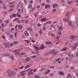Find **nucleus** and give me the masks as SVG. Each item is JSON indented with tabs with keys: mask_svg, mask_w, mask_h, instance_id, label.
I'll use <instances>...</instances> for the list:
<instances>
[{
	"mask_svg": "<svg viewBox=\"0 0 78 78\" xmlns=\"http://www.w3.org/2000/svg\"><path fill=\"white\" fill-rule=\"evenodd\" d=\"M14 45V44L13 43H12L10 44V43H6L5 42L4 43V46L5 47V48H9V47H11L12 46H13Z\"/></svg>",
	"mask_w": 78,
	"mask_h": 78,
	"instance_id": "f257e3e1",
	"label": "nucleus"
},
{
	"mask_svg": "<svg viewBox=\"0 0 78 78\" xmlns=\"http://www.w3.org/2000/svg\"><path fill=\"white\" fill-rule=\"evenodd\" d=\"M16 73L14 71H12L10 73H9L8 74V76L9 77H11L12 76H14L16 75Z\"/></svg>",
	"mask_w": 78,
	"mask_h": 78,
	"instance_id": "f03ea898",
	"label": "nucleus"
},
{
	"mask_svg": "<svg viewBox=\"0 0 78 78\" xmlns=\"http://www.w3.org/2000/svg\"><path fill=\"white\" fill-rule=\"evenodd\" d=\"M21 8L23 9V4L21 3H20L17 5V9H21Z\"/></svg>",
	"mask_w": 78,
	"mask_h": 78,
	"instance_id": "7ed1b4c3",
	"label": "nucleus"
},
{
	"mask_svg": "<svg viewBox=\"0 0 78 78\" xmlns=\"http://www.w3.org/2000/svg\"><path fill=\"white\" fill-rule=\"evenodd\" d=\"M69 25L71 27H73L74 26V21H70L69 22Z\"/></svg>",
	"mask_w": 78,
	"mask_h": 78,
	"instance_id": "20e7f679",
	"label": "nucleus"
},
{
	"mask_svg": "<svg viewBox=\"0 0 78 78\" xmlns=\"http://www.w3.org/2000/svg\"><path fill=\"white\" fill-rule=\"evenodd\" d=\"M18 11V13H20V14H21V13H22L23 12V9L21 8L20 9H17Z\"/></svg>",
	"mask_w": 78,
	"mask_h": 78,
	"instance_id": "39448f33",
	"label": "nucleus"
},
{
	"mask_svg": "<svg viewBox=\"0 0 78 78\" xmlns=\"http://www.w3.org/2000/svg\"><path fill=\"white\" fill-rule=\"evenodd\" d=\"M78 43H76L75 44V46H73V47L72 48V51L74 50V51H75L76 50V47H77V46H78Z\"/></svg>",
	"mask_w": 78,
	"mask_h": 78,
	"instance_id": "423d86ee",
	"label": "nucleus"
},
{
	"mask_svg": "<svg viewBox=\"0 0 78 78\" xmlns=\"http://www.w3.org/2000/svg\"><path fill=\"white\" fill-rule=\"evenodd\" d=\"M55 51V50L54 49L52 50L51 51H50V53H52V55H56V54H57V52H54Z\"/></svg>",
	"mask_w": 78,
	"mask_h": 78,
	"instance_id": "0eeeda50",
	"label": "nucleus"
},
{
	"mask_svg": "<svg viewBox=\"0 0 78 78\" xmlns=\"http://www.w3.org/2000/svg\"><path fill=\"white\" fill-rule=\"evenodd\" d=\"M33 47L35 49H36L37 51H39V48L36 46L35 44H33Z\"/></svg>",
	"mask_w": 78,
	"mask_h": 78,
	"instance_id": "6e6552de",
	"label": "nucleus"
},
{
	"mask_svg": "<svg viewBox=\"0 0 78 78\" xmlns=\"http://www.w3.org/2000/svg\"><path fill=\"white\" fill-rule=\"evenodd\" d=\"M32 72L33 69H31L30 70L28 73V75H32V74H34V73H31Z\"/></svg>",
	"mask_w": 78,
	"mask_h": 78,
	"instance_id": "1a4fd4ad",
	"label": "nucleus"
},
{
	"mask_svg": "<svg viewBox=\"0 0 78 78\" xmlns=\"http://www.w3.org/2000/svg\"><path fill=\"white\" fill-rule=\"evenodd\" d=\"M24 34L26 36H29V34L27 31L24 32Z\"/></svg>",
	"mask_w": 78,
	"mask_h": 78,
	"instance_id": "9d476101",
	"label": "nucleus"
},
{
	"mask_svg": "<svg viewBox=\"0 0 78 78\" xmlns=\"http://www.w3.org/2000/svg\"><path fill=\"white\" fill-rule=\"evenodd\" d=\"M47 20V19L45 18H44L41 20V22H44V21H46Z\"/></svg>",
	"mask_w": 78,
	"mask_h": 78,
	"instance_id": "9b49d317",
	"label": "nucleus"
},
{
	"mask_svg": "<svg viewBox=\"0 0 78 78\" xmlns=\"http://www.w3.org/2000/svg\"><path fill=\"white\" fill-rule=\"evenodd\" d=\"M18 29L19 30H21V29H22V28H23V27H22V25H20L18 27Z\"/></svg>",
	"mask_w": 78,
	"mask_h": 78,
	"instance_id": "f8f14e48",
	"label": "nucleus"
},
{
	"mask_svg": "<svg viewBox=\"0 0 78 78\" xmlns=\"http://www.w3.org/2000/svg\"><path fill=\"white\" fill-rule=\"evenodd\" d=\"M30 59L31 58L30 57H28L26 59L25 61L26 62L29 61H30Z\"/></svg>",
	"mask_w": 78,
	"mask_h": 78,
	"instance_id": "ddd939ff",
	"label": "nucleus"
},
{
	"mask_svg": "<svg viewBox=\"0 0 78 78\" xmlns=\"http://www.w3.org/2000/svg\"><path fill=\"white\" fill-rule=\"evenodd\" d=\"M67 78H72V76L70 73H68V75L67 76Z\"/></svg>",
	"mask_w": 78,
	"mask_h": 78,
	"instance_id": "4468645a",
	"label": "nucleus"
},
{
	"mask_svg": "<svg viewBox=\"0 0 78 78\" xmlns=\"http://www.w3.org/2000/svg\"><path fill=\"white\" fill-rule=\"evenodd\" d=\"M58 5L56 4H54L53 5V8H56V7H58Z\"/></svg>",
	"mask_w": 78,
	"mask_h": 78,
	"instance_id": "2eb2a0df",
	"label": "nucleus"
},
{
	"mask_svg": "<svg viewBox=\"0 0 78 78\" xmlns=\"http://www.w3.org/2000/svg\"><path fill=\"white\" fill-rule=\"evenodd\" d=\"M40 48L41 49H43L44 48V44L41 45V46H40Z\"/></svg>",
	"mask_w": 78,
	"mask_h": 78,
	"instance_id": "dca6fc26",
	"label": "nucleus"
},
{
	"mask_svg": "<svg viewBox=\"0 0 78 78\" xmlns=\"http://www.w3.org/2000/svg\"><path fill=\"white\" fill-rule=\"evenodd\" d=\"M68 56L71 57V58H73V55L71 54H68Z\"/></svg>",
	"mask_w": 78,
	"mask_h": 78,
	"instance_id": "f3484780",
	"label": "nucleus"
},
{
	"mask_svg": "<svg viewBox=\"0 0 78 78\" xmlns=\"http://www.w3.org/2000/svg\"><path fill=\"white\" fill-rule=\"evenodd\" d=\"M39 33L41 35H42V29H40V30Z\"/></svg>",
	"mask_w": 78,
	"mask_h": 78,
	"instance_id": "a211bd4d",
	"label": "nucleus"
},
{
	"mask_svg": "<svg viewBox=\"0 0 78 78\" xmlns=\"http://www.w3.org/2000/svg\"><path fill=\"white\" fill-rule=\"evenodd\" d=\"M58 74H59L60 75H64V72H60L58 73Z\"/></svg>",
	"mask_w": 78,
	"mask_h": 78,
	"instance_id": "6ab92c4d",
	"label": "nucleus"
},
{
	"mask_svg": "<svg viewBox=\"0 0 78 78\" xmlns=\"http://www.w3.org/2000/svg\"><path fill=\"white\" fill-rule=\"evenodd\" d=\"M63 21H64L65 22H69V20L66 19V18H63Z\"/></svg>",
	"mask_w": 78,
	"mask_h": 78,
	"instance_id": "aec40b11",
	"label": "nucleus"
},
{
	"mask_svg": "<svg viewBox=\"0 0 78 78\" xmlns=\"http://www.w3.org/2000/svg\"><path fill=\"white\" fill-rule=\"evenodd\" d=\"M75 38V36H71L70 37L71 39H73Z\"/></svg>",
	"mask_w": 78,
	"mask_h": 78,
	"instance_id": "412c9836",
	"label": "nucleus"
},
{
	"mask_svg": "<svg viewBox=\"0 0 78 78\" xmlns=\"http://www.w3.org/2000/svg\"><path fill=\"white\" fill-rule=\"evenodd\" d=\"M43 70H45V69L44 68H43L41 69L40 70V72H42Z\"/></svg>",
	"mask_w": 78,
	"mask_h": 78,
	"instance_id": "4be33fe9",
	"label": "nucleus"
},
{
	"mask_svg": "<svg viewBox=\"0 0 78 78\" xmlns=\"http://www.w3.org/2000/svg\"><path fill=\"white\" fill-rule=\"evenodd\" d=\"M27 30H30L31 31H33V29L30 28H28L27 29Z\"/></svg>",
	"mask_w": 78,
	"mask_h": 78,
	"instance_id": "5701e85b",
	"label": "nucleus"
},
{
	"mask_svg": "<svg viewBox=\"0 0 78 78\" xmlns=\"http://www.w3.org/2000/svg\"><path fill=\"white\" fill-rule=\"evenodd\" d=\"M50 72V70L49 69L48 70V71H47L44 73V74H48V73H49Z\"/></svg>",
	"mask_w": 78,
	"mask_h": 78,
	"instance_id": "b1692460",
	"label": "nucleus"
},
{
	"mask_svg": "<svg viewBox=\"0 0 78 78\" xmlns=\"http://www.w3.org/2000/svg\"><path fill=\"white\" fill-rule=\"evenodd\" d=\"M37 14H38V13L37 12H36L34 13V15L35 17H37Z\"/></svg>",
	"mask_w": 78,
	"mask_h": 78,
	"instance_id": "393cba45",
	"label": "nucleus"
},
{
	"mask_svg": "<svg viewBox=\"0 0 78 78\" xmlns=\"http://www.w3.org/2000/svg\"><path fill=\"white\" fill-rule=\"evenodd\" d=\"M35 9V7L33 8L30 11V12H32L33 11H34Z\"/></svg>",
	"mask_w": 78,
	"mask_h": 78,
	"instance_id": "a878e982",
	"label": "nucleus"
},
{
	"mask_svg": "<svg viewBox=\"0 0 78 78\" xmlns=\"http://www.w3.org/2000/svg\"><path fill=\"white\" fill-rule=\"evenodd\" d=\"M46 23L48 24H51V22L50 21H47L46 22Z\"/></svg>",
	"mask_w": 78,
	"mask_h": 78,
	"instance_id": "bb28decb",
	"label": "nucleus"
},
{
	"mask_svg": "<svg viewBox=\"0 0 78 78\" xmlns=\"http://www.w3.org/2000/svg\"><path fill=\"white\" fill-rule=\"evenodd\" d=\"M50 6L49 5H47L46 6H45V8L47 9L48 8H50Z\"/></svg>",
	"mask_w": 78,
	"mask_h": 78,
	"instance_id": "cd10ccee",
	"label": "nucleus"
},
{
	"mask_svg": "<svg viewBox=\"0 0 78 78\" xmlns=\"http://www.w3.org/2000/svg\"><path fill=\"white\" fill-rule=\"evenodd\" d=\"M28 8L29 9H31V8H32V5H29L28 6Z\"/></svg>",
	"mask_w": 78,
	"mask_h": 78,
	"instance_id": "c85d7f7f",
	"label": "nucleus"
},
{
	"mask_svg": "<svg viewBox=\"0 0 78 78\" xmlns=\"http://www.w3.org/2000/svg\"><path fill=\"white\" fill-rule=\"evenodd\" d=\"M50 53H50V52H46L45 53V56H47V55H49V54H50Z\"/></svg>",
	"mask_w": 78,
	"mask_h": 78,
	"instance_id": "c756f323",
	"label": "nucleus"
},
{
	"mask_svg": "<svg viewBox=\"0 0 78 78\" xmlns=\"http://www.w3.org/2000/svg\"><path fill=\"white\" fill-rule=\"evenodd\" d=\"M6 34H8V35H9V34H11V33H10V32L9 31H7V32H6Z\"/></svg>",
	"mask_w": 78,
	"mask_h": 78,
	"instance_id": "7c9ffc66",
	"label": "nucleus"
},
{
	"mask_svg": "<svg viewBox=\"0 0 78 78\" xmlns=\"http://www.w3.org/2000/svg\"><path fill=\"white\" fill-rule=\"evenodd\" d=\"M68 3L69 5H71V4H72V2L70 1H69Z\"/></svg>",
	"mask_w": 78,
	"mask_h": 78,
	"instance_id": "2f4dec72",
	"label": "nucleus"
},
{
	"mask_svg": "<svg viewBox=\"0 0 78 78\" xmlns=\"http://www.w3.org/2000/svg\"><path fill=\"white\" fill-rule=\"evenodd\" d=\"M67 49V48H63L62 50V51H64L65 50H66Z\"/></svg>",
	"mask_w": 78,
	"mask_h": 78,
	"instance_id": "473e14b6",
	"label": "nucleus"
},
{
	"mask_svg": "<svg viewBox=\"0 0 78 78\" xmlns=\"http://www.w3.org/2000/svg\"><path fill=\"white\" fill-rule=\"evenodd\" d=\"M35 78H40L39 76L38 75H35L34 76Z\"/></svg>",
	"mask_w": 78,
	"mask_h": 78,
	"instance_id": "72a5a7b5",
	"label": "nucleus"
},
{
	"mask_svg": "<svg viewBox=\"0 0 78 78\" xmlns=\"http://www.w3.org/2000/svg\"><path fill=\"white\" fill-rule=\"evenodd\" d=\"M16 15L18 17H21V15H20L19 14H17Z\"/></svg>",
	"mask_w": 78,
	"mask_h": 78,
	"instance_id": "f704fd0d",
	"label": "nucleus"
},
{
	"mask_svg": "<svg viewBox=\"0 0 78 78\" xmlns=\"http://www.w3.org/2000/svg\"><path fill=\"white\" fill-rule=\"evenodd\" d=\"M16 55H21V53L20 52H17L16 53Z\"/></svg>",
	"mask_w": 78,
	"mask_h": 78,
	"instance_id": "c9c22d12",
	"label": "nucleus"
},
{
	"mask_svg": "<svg viewBox=\"0 0 78 78\" xmlns=\"http://www.w3.org/2000/svg\"><path fill=\"white\" fill-rule=\"evenodd\" d=\"M7 55L6 54H2V56H7Z\"/></svg>",
	"mask_w": 78,
	"mask_h": 78,
	"instance_id": "e433bc0d",
	"label": "nucleus"
},
{
	"mask_svg": "<svg viewBox=\"0 0 78 78\" xmlns=\"http://www.w3.org/2000/svg\"><path fill=\"white\" fill-rule=\"evenodd\" d=\"M37 56L36 55H34L33 56H31V57L32 58H36Z\"/></svg>",
	"mask_w": 78,
	"mask_h": 78,
	"instance_id": "4c0bfd02",
	"label": "nucleus"
},
{
	"mask_svg": "<svg viewBox=\"0 0 78 78\" xmlns=\"http://www.w3.org/2000/svg\"><path fill=\"white\" fill-rule=\"evenodd\" d=\"M9 37H10V38H11V39H12V38H13V35H9Z\"/></svg>",
	"mask_w": 78,
	"mask_h": 78,
	"instance_id": "58836bf2",
	"label": "nucleus"
},
{
	"mask_svg": "<svg viewBox=\"0 0 78 78\" xmlns=\"http://www.w3.org/2000/svg\"><path fill=\"white\" fill-rule=\"evenodd\" d=\"M62 29V27L61 26L60 27L58 28V30H61Z\"/></svg>",
	"mask_w": 78,
	"mask_h": 78,
	"instance_id": "ea45409f",
	"label": "nucleus"
},
{
	"mask_svg": "<svg viewBox=\"0 0 78 78\" xmlns=\"http://www.w3.org/2000/svg\"><path fill=\"white\" fill-rule=\"evenodd\" d=\"M51 35L52 36V38H54L55 37V35L54 34H51Z\"/></svg>",
	"mask_w": 78,
	"mask_h": 78,
	"instance_id": "a19ab883",
	"label": "nucleus"
},
{
	"mask_svg": "<svg viewBox=\"0 0 78 78\" xmlns=\"http://www.w3.org/2000/svg\"><path fill=\"white\" fill-rule=\"evenodd\" d=\"M5 23H6V24H8V22H9V21L8 20H6L5 21Z\"/></svg>",
	"mask_w": 78,
	"mask_h": 78,
	"instance_id": "79ce46f5",
	"label": "nucleus"
},
{
	"mask_svg": "<svg viewBox=\"0 0 78 78\" xmlns=\"http://www.w3.org/2000/svg\"><path fill=\"white\" fill-rule=\"evenodd\" d=\"M69 13H70V12H68L67 13H66V16H69Z\"/></svg>",
	"mask_w": 78,
	"mask_h": 78,
	"instance_id": "37998d69",
	"label": "nucleus"
},
{
	"mask_svg": "<svg viewBox=\"0 0 78 78\" xmlns=\"http://www.w3.org/2000/svg\"><path fill=\"white\" fill-rule=\"evenodd\" d=\"M13 3H14L15 2H10V3H9V5H12V4H13Z\"/></svg>",
	"mask_w": 78,
	"mask_h": 78,
	"instance_id": "c03bdc74",
	"label": "nucleus"
},
{
	"mask_svg": "<svg viewBox=\"0 0 78 78\" xmlns=\"http://www.w3.org/2000/svg\"><path fill=\"white\" fill-rule=\"evenodd\" d=\"M46 44H51V42L50 41H47L46 42Z\"/></svg>",
	"mask_w": 78,
	"mask_h": 78,
	"instance_id": "a18cd8bd",
	"label": "nucleus"
},
{
	"mask_svg": "<svg viewBox=\"0 0 78 78\" xmlns=\"http://www.w3.org/2000/svg\"><path fill=\"white\" fill-rule=\"evenodd\" d=\"M28 22V20H26L25 21V23H27Z\"/></svg>",
	"mask_w": 78,
	"mask_h": 78,
	"instance_id": "49530a36",
	"label": "nucleus"
},
{
	"mask_svg": "<svg viewBox=\"0 0 78 78\" xmlns=\"http://www.w3.org/2000/svg\"><path fill=\"white\" fill-rule=\"evenodd\" d=\"M23 49L22 48H21V49L19 48L18 49V51H22Z\"/></svg>",
	"mask_w": 78,
	"mask_h": 78,
	"instance_id": "de8ad7c7",
	"label": "nucleus"
},
{
	"mask_svg": "<svg viewBox=\"0 0 78 78\" xmlns=\"http://www.w3.org/2000/svg\"><path fill=\"white\" fill-rule=\"evenodd\" d=\"M24 0V3L26 5L27 4V0Z\"/></svg>",
	"mask_w": 78,
	"mask_h": 78,
	"instance_id": "09e8293b",
	"label": "nucleus"
},
{
	"mask_svg": "<svg viewBox=\"0 0 78 78\" xmlns=\"http://www.w3.org/2000/svg\"><path fill=\"white\" fill-rule=\"evenodd\" d=\"M37 26L38 27H40L41 26V25L40 23H38L37 24Z\"/></svg>",
	"mask_w": 78,
	"mask_h": 78,
	"instance_id": "8fccbe9b",
	"label": "nucleus"
},
{
	"mask_svg": "<svg viewBox=\"0 0 78 78\" xmlns=\"http://www.w3.org/2000/svg\"><path fill=\"white\" fill-rule=\"evenodd\" d=\"M45 26H44V27L42 28V30L43 31H45Z\"/></svg>",
	"mask_w": 78,
	"mask_h": 78,
	"instance_id": "3c124183",
	"label": "nucleus"
},
{
	"mask_svg": "<svg viewBox=\"0 0 78 78\" xmlns=\"http://www.w3.org/2000/svg\"><path fill=\"white\" fill-rule=\"evenodd\" d=\"M30 67V66H26L25 67V68L26 69H28V68H29V67Z\"/></svg>",
	"mask_w": 78,
	"mask_h": 78,
	"instance_id": "603ef678",
	"label": "nucleus"
},
{
	"mask_svg": "<svg viewBox=\"0 0 78 78\" xmlns=\"http://www.w3.org/2000/svg\"><path fill=\"white\" fill-rule=\"evenodd\" d=\"M53 12H56V9H54L52 10Z\"/></svg>",
	"mask_w": 78,
	"mask_h": 78,
	"instance_id": "864d4df0",
	"label": "nucleus"
},
{
	"mask_svg": "<svg viewBox=\"0 0 78 78\" xmlns=\"http://www.w3.org/2000/svg\"><path fill=\"white\" fill-rule=\"evenodd\" d=\"M50 69H55V67L53 66H50Z\"/></svg>",
	"mask_w": 78,
	"mask_h": 78,
	"instance_id": "5fc2aeb1",
	"label": "nucleus"
},
{
	"mask_svg": "<svg viewBox=\"0 0 78 78\" xmlns=\"http://www.w3.org/2000/svg\"><path fill=\"white\" fill-rule=\"evenodd\" d=\"M53 76V74L51 73L49 75L50 76Z\"/></svg>",
	"mask_w": 78,
	"mask_h": 78,
	"instance_id": "6e6d98bb",
	"label": "nucleus"
},
{
	"mask_svg": "<svg viewBox=\"0 0 78 78\" xmlns=\"http://www.w3.org/2000/svg\"><path fill=\"white\" fill-rule=\"evenodd\" d=\"M58 34V35H61V31L59 32Z\"/></svg>",
	"mask_w": 78,
	"mask_h": 78,
	"instance_id": "4d7b16f0",
	"label": "nucleus"
},
{
	"mask_svg": "<svg viewBox=\"0 0 78 78\" xmlns=\"http://www.w3.org/2000/svg\"><path fill=\"white\" fill-rule=\"evenodd\" d=\"M59 36H57V37H56V39L58 40H59Z\"/></svg>",
	"mask_w": 78,
	"mask_h": 78,
	"instance_id": "13d9d810",
	"label": "nucleus"
},
{
	"mask_svg": "<svg viewBox=\"0 0 78 78\" xmlns=\"http://www.w3.org/2000/svg\"><path fill=\"white\" fill-rule=\"evenodd\" d=\"M76 11V10L75 9H73L72 10V11L74 12Z\"/></svg>",
	"mask_w": 78,
	"mask_h": 78,
	"instance_id": "bf43d9fd",
	"label": "nucleus"
},
{
	"mask_svg": "<svg viewBox=\"0 0 78 78\" xmlns=\"http://www.w3.org/2000/svg\"><path fill=\"white\" fill-rule=\"evenodd\" d=\"M17 33H15V35H14L15 37H16V36H17Z\"/></svg>",
	"mask_w": 78,
	"mask_h": 78,
	"instance_id": "052dcab7",
	"label": "nucleus"
},
{
	"mask_svg": "<svg viewBox=\"0 0 78 78\" xmlns=\"http://www.w3.org/2000/svg\"><path fill=\"white\" fill-rule=\"evenodd\" d=\"M7 56H10L11 55V54L10 53H7Z\"/></svg>",
	"mask_w": 78,
	"mask_h": 78,
	"instance_id": "680f3d73",
	"label": "nucleus"
},
{
	"mask_svg": "<svg viewBox=\"0 0 78 78\" xmlns=\"http://www.w3.org/2000/svg\"><path fill=\"white\" fill-rule=\"evenodd\" d=\"M3 9H6V7H5V6H3Z\"/></svg>",
	"mask_w": 78,
	"mask_h": 78,
	"instance_id": "e2e57ef3",
	"label": "nucleus"
},
{
	"mask_svg": "<svg viewBox=\"0 0 78 78\" xmlns=\"http://www.w3.org/2000/svg\"><path fill=\"white\" fill-rule=\"evenodd\" d=\"M12 16H13V17H16V15L15 14H13Z\"/></svg>",
	"mask_w": 78,
	"mask_h": 78,
	"instance_id": "0e129e2a",
	"label": "nucleus"
},
{
	"mask_svg": "<svg viewBox=\"0 0 78 78\" xmlns=\"http://www.w3.org/2000/svg\"><path fill=\"white\" fill-rule=\"evenodd\" d=\"M46 2L47 3H50V0H46Z\"/></svg>",
	"mask_w": 78,
	"mask_h": 78,
	"instance_id": "69168bd1",
	"label": "nucleus"
},
{
	"mask_svg": "<svg viewBox=\"0 0 78 78\" xmlns=\"http://www.w3.org/2000/svg\"><path fill=\"white\" fill-rule=\"evenodd\" d=\"M76 23L78 26V21H77L76 22Z\"/></svg>",
	"mask_w": 78,
	"mask_h": 78,
	"instance_id": "338daca9",
	"label": "nucleus"
},
{
	"mask_svg": "<svg viewBox=\"0 0 78 78\" xmlns=\"http://www.w3.org/2000/svg\"><path fill=\"white\" fill-rule=\"evenodd\" d=\"M76 55L78 57V52L76 54Z\"/></svg>",
	"mask_w": 78,
	"mask_h": 78,
	"instance_id": "774afa93",
	"label": "nucleus"
}]
</instances>
